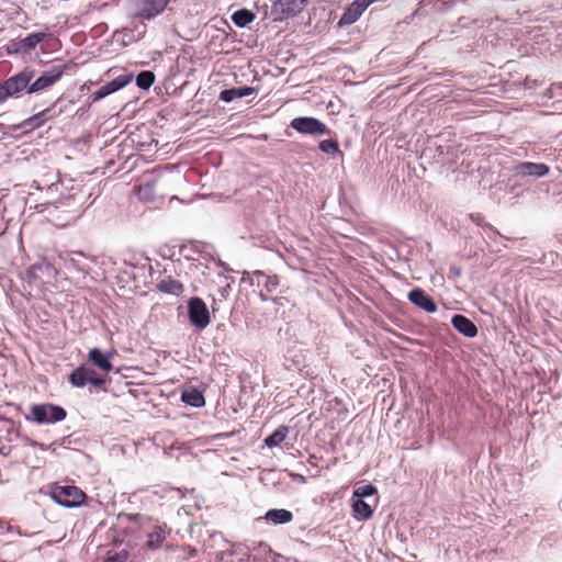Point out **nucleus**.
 <instances>
[{
  "label": "nucleus",
  "mask_w": 562,
  "mask_h": 562,
  "mask_svg": "<svg viewBox=\"0 0 562 562\" xmlns=\"http://www.w3.org/2000/svg\"><path fill=\"white\" fill-rule=\"evenodd\" d=\"M241 283H248L255 288L261 301H272L276 304H282L283 296H277L280 286V280L277 274H268L261 270L244 271Z\"/></svg>",
  "instance_id": "obj_1"
},
{
  "label": "nucleus",
  "mask_w": 562,
  "mask_h": 562,
  "mask_svg": "<svg viewBox=\"0 0 562 562\" xmlns=\"http://www.w3.org/2000/svg\"><path fill=\"white\" fill-rule=\"evenodd\" d=\"M35 72L36 70L33 67L26 66L0 81V104L9 98H19L22 92L32 95L31 80L34 79Z\"/></svg>",
  "instance_id": "obj_2"
},
{
  "label": "nucleus",
  "mask_w": 562,
  "mask_h": 562,
  "mask_svg": "<svg viewBox=\"0 0 562 562\" xmlns=\"http://www.w3.org/2000/svg\"><path fill=\"white\" fill-rule=\"evenodd\" d=\"M76 69L77 64L72 60L53 64L49 68L43 70L38 77L31 80V93L35 94L53 87L64 75Z\"/></svg>",
  "instance_id": "obj_3"
},
{
  "label": "nucleus",
  "mask_w": 562,
  "mask_h": 562,
  "mask_svg": "<svg viewBox=\"0 0 562 562\" xmlns=\"http://www.w3.org/2000/svg\"><path fill=\"white\" fill-rule=\"evenodd\" d=\"M110 381L106 374L98 373L87 364L76 367L68 375V382L76 389H83L90 385V393L98 392Z\"/></svg>",
  "instance_id": "obj_4"
},
{
  "label": "nucleus",
  "mask_w": 562,
  "mask_h": 562,
  "mask_svg": "<svg viewBox=\"0 0 562 562\" xmlns=\"http://www.w3.org/2000/svg\"><path fill=\"white\" fill-rule=\"evenodd\" d=\"M67 411L57 404L37 403L32 404L25 419L37 425H50L65 420Z\"/></svg>",
  "instance_id": "obj_5"
},
{
  "label": "nucleus",
  "mask_w": 562,
  "mask_h": 562,
  "mask_svg": "<svg viewBox=\"0 0 562 562\" xmlns=\"http://www.w3.org/2000/svg\"><path fill=\"white\" fill-rule=\"evenodd\" d=\"M49 497L65 508H78L86 505V493L75 485L52 484L48 491Z\"/></svg>",
  "instance_id": "obj_6"
},
{
  "label": "nucleus",
  "mask_w": 562,
  "mask_h": 562,
  "mask_svg": "<svg viewBox=\"0 0 562 562\" xmlns=\"http://www.w3.org/2000/svg\"><path fill=\"white\" fill-rule=\"evenodd\" d=\"M289 127L301 135L312 137L330 136L333 133L324 122L314 116H296L291 120Z\"/></svg>",
  "instance_id": "obj_7"
},
{
  "label": "nucleus",
  "mask_w": 562,
  "mask_h": 562,
  "mask_svg": "<svg viewBox=\"0 0 562 562\" xmlns=\"http://www.w3.org/2000/svg\"><path fill=\"white\" fill-rule=\"evenodd\" d=\"M50 33L46 32H33L27 34L23 38H14L9 41L5 45L1 47V50H4L7 55H15L21 53H30L41 42L50 37Z\"/></svg>",
  "instance_id": "obj_8"
},
{
  "label": "nucleus",
  "mask_w": 562,
  "mask_h": 562,
  "mask_svg": "<svg viewBox=\"0 0 562 562\" xmlns=\"http://www.w3.org/2000/svg\"><path fill=\"white\" fill-rule=\"evenodd\" d=\"M171 0H130L136 11L130 16L132 19L150 21L165 12Z\"/></svg>",
  "instance_id": "obj_9"
},
{
  "label": "nucleus",
  "mask_w": 562,
  "mask_h": 562,
  "mask_svg": "<svg viewBox=\"0 0 562 562\" xmlns=\"http://www.w3.org/2000/svg\"><path fill=\"white\" fill-rule=\"evenodd\" d=\"M188 317L190 324L199 331L205 329L210 322V312L205 302L199 296H192L188 301Z\"/></svg>",
  "instance_id": "obj_10"
},
{
  "label": "nucleus",
  "mask_w": 562,
  "mask_h": 562,
  "mask_svg": "<svg viewBox=\"0 0 562 562\" xmlns=\"http://www.w3.org/2000/svg\"><path fill=\"white\" fill-rule=\"evenodd\" d=\"M63 266L65 269L74 271L82 277L89 274L91 270V263L95 262V258L87 256L82 251H68L65 256H61Z\"/></svg>",
  "instance_id": "obj_11"
},
{
  "label": "nucleus",
  "mask_w": 562,
  "mask_h": 562,
  "mask_svg": "<svg viewBox=\"0 0 562 562\" xmlns=\"http://www.w3.org/2000/svg\"><path fill=\"white\" fill-rule=\"evenodd\" d=\"M306 3V0H276L270 8L273 21H284L299 14Z\"/></svg>",
  "instance_id": "obj_12"
},
{
  "label": "nucleus",
  "mask_w": 562,
  "mask_h": 562,
  "mask_svg": "<svg viewBox=\"0 0 562 562\" xmlns=\"http://www.w3.org/2000/svg\"><path fill=\"white\" fill-rule=\"evenodd\" d=\"M134 79V75L132 72H124L112 80L108 81L103 86H101L98 90H95L90 97V101L92 103L99 102L108 95L125 88L128 83H131Z\"/></svg>",
  "instance_id": "obj_13"
},
{
  "label": "nucleus",
  "mask_w": 562,
  "mask_h": 562,
  "mask_svg": "<svg viewBox=\"0 0 562 562\" xmlns=\"http://www.w3.org/2000/svg\"><path fill=\"white\" fill-rule=\"evenodd\" d=\"M63 101L61 98H58L50 106L44 109L43 111L25 119L18 127L25 128L29 131H33L42 127L47 120L57 117L64 112L63 108L56 110L57 105Z\"/></svg>",
  "instance_id": "obj_14"
},
{
  "label": "nucleus",
  "mask_w": 562,
  "mask_h": 562,
  "mask_svg": "<svg viewBox=\"0 0 562 562\" xmlns=\"http://www.w3.org/2000/svg\"><path fill=\"white\" fill-rule=\"evenodd\" d=\"M147 541L146 548L149 550H157L162 547L167 536L171 532V529L166 522L154 520L147 524Z\"/></svg>",
  "instance_id": "obj_15"
},
{
  "label": "nucleus",
  "mask_w": 562,
  "mask_h": 562,
  "mask_svg": "<svg viewBox=\"0 0 562 562\" xmlns=\"http://www.w3.org/2000/svg\"><path fill=\"white\" fill-rule=\"evenodd\" d=\"M513 175L516 178L531 177L535 179L546 177L550 168L544 162L521 161L513 166Z\"/></svg>",
  "instance_id": "obj_16"
},
{
  "label": "nucleus",
  "mask_w": 562,
  "mask_h": 562,
  "mask_svg": "<svg viewBox=\"0 0 562 562\" xmlns=\"http://www.w3.org/2000/svg\"><path fill=\"white\" fill-rule=\"evenodd\" d=\"M407 300L419 310L434 314L438 310L435 299L422 288H414L407 293Z\"/></svg>",
  "instance_id": "obj_17"
},
{
  "label": "nucleus",
  "mask_w": 562,
  "mask_h": 562,
  "mask_svg": "<svg viewBox=\"0 0 562 562\" xmlns=\"http://www.w3.org/2000/svg\"><path fill=\"white\" fill-rule=\"evenodd\" d=\"M368 8L369 4L366 0H353L345 8L337 26L344 27L356 23Z\"/></svg>",
  "instance_id": "obj_18"
},
{
  "label": "nucleus",
  "mask_w": 562,
  "mask_h": 562,
  "mask_svg": "<svg viewBox=\"0 0 562 562\" xmlns=\"http://www.w3.org/2000/svg\"><path fill=\"white\" fill-rule=\"evenodd\" d=\"M352 517L357 521L369 520L378 506V499L350 498Z\"/></svg>",
  "instance_id": "obj_19"
},
{
  "label": "nucleus",
  "mask_w": 562,
  "mask_h": 562,
  "mask_svg": "<svg viewBox=\"0 0 562 562\" xmlns=\"http://www.w3.org/2000/svg\"><path fill=\"white\" fill-rule=\"evenodd\" d=\"M114 353L115 351L104 352L100 348L94 347L89 350L88 360L104 373H109L114 369L111 362V358L114 356Z\"/></svg>",
  "instance_id": "obj_20"
},
{
  "label": "nucleus",
  "mask_w": 562,
  "mask_h": 562,
  "mask_svg": "<svg viewBox=\"0 0 562 562\" xmlns=\"http://www.w3.org/2000/svg\"><path fill=\"white\" fill-rule=\"evenodd\" d=\"M452 327L467 338H474L477 336V327L475 323L463 314H454L451 317Z\"/></svg>",
  "instance_id": "obj_21"
},
{
  "label": "nucleus",
  "mask_w": 562,
  "mask_h": 562,
  "mask_svg": "<svg viewBox=\"0 0 562 562\" xmlns=\"http://www.w3.org/2000/svg\"><path fill=\"white\" fill-rule=\"evenodd\" d=\"M181 401L191 407L201 408L205 405V397L203 391L195 386L189 385L181 391Z\"/></svg>",
  "instance_id": "obj_22"
},
{
  "label": "nucleus",
  "mask_w": 562,
  "mask_h": 562,
  "mask_svg": "<svg viewBox=\"0 0 562 562\" xmlns=\"http://www.w3.org/2000/svg\"><path fill=\"white\" fill-rule=\"evenodd\" d=\"M257 93L255 87L241 86L224 89L220 92L218 100L225 103H229L236 99H241Z\"/></svg>",
  "instance_id": "obj_23"
},
{
  "label": "nucleus",
  "mask_w": 562,
  "mask_h": 562,
  "mask_svg": "<svg viewBox=\"0 0 562 562\" xmlns=\"http://www.w3.org/2000/svg\"><path fill=\"white\" fill-rule=\"evenodd\" d=\"M260 519H265L267 522L274 526L285 525L293 520V513L285 508H271L268 509Z\"/></svg>",
  "instance_id": "obj_24"
},
{
  "label": "nucleus",
  "mask_w": 562,
  "mask_h": 562,
  "mask_svg": "<svg viewBox=\"0 0 562 562\" xmlns=\"http://www.w3.org/2000/svg\"><path fill=\"white\" fill-rule=\"evenodd\" d=\"M156 288L169 295L179 296L183 292V284L179 280H175L171 277H166L161 280H159L156 284Z\"/></svg>",
  "instance_id": "obj_25"
},
{
  "label": "nucleus",
  "mask_w": 562,
  "mask_h": 562,
  "mask_svg": "<svg viewBox=\"0 0 562 562\" xmlns=\"http://www.w3.org/2000/svg\"><path fill=\"white\" fill-rule=\"evenodd\" d=\"M289 431V426L281 425L277 427L269 436H267L263 442L269 449L279 447L285 440Z\"/></svg>",
  "instance_id": "obj_26"
},
{
  "label": "nucleus",
  "mask_w": 562,
  "mask_h": 562,
  "mask_svg": "<svg viewBox=\"0 0 562 562\" xmlns=\"http://www.w3.org/2000/svg\"><path fill=\"white\" fill-rule=\"evenodd\" d=\"M351 498L379 501V492L375 485H373L372 483H367L353 488Z\"/></svg>",
  "instance_id": "obj_27"
},
{
  "label": "nucleus",
  "mask_w": 562,
  "mask_h": 562,
  "mask_svg": "<svg viewBox=\"0 0 562 562\" xmlns=\"http://www.w3.org/2000/svg\"><path fill=\"white\" fill-rule=\"evenodd\" d=\"M255 19V13L248 9H238L232 14V21L237 27H246Z\"/></svg>",
  "instance_id": "obj_28"
},
{
  "label": "nucleus",
  "mask_w": 562,
  "mask_h": 562,
  "mask_svg": "<svg viewBox=\"0 0 562 562\" xmlns=\"http://www.w3.org/2000/svg\"><path fill=\"white\" fill-rule=\"evenodd\" d=\"M156 76L151 70H142L135 76L137 88L147 91L155 83Z\"/></svg>",
  "instance_id": "obj_29"
},
{
  "label": "nucleus",
  "mask_w": 562,
  "mask_h": 562,
  "mask_svg": "<svg viewBox=\"0 0 562 562\" xmlns=\"http://www.w3.org/2000/svg\"><path fill=\"white\" fill-rule=\"evenodd\" d=\"M156 182L154 180L144 181L139 184L137 195L139 200L150 202L155 199V188Z\"/></svg>",
  "instance_id": "obj_30"
},
{
  "label": "nucleus",
  "mask_w": 562,
  "mask_h": 562,
  "mask_svg": "<svg viewBox=\"0 0 562 562\" xmlns=\"http://www.w3.org/2000/svg\"><path fill=\"white\" fill-rule=\"evenodd\" d=\"M124 268H121L119 270V274H117V278L121 282H131V281H136L137 278H138V274L136 272V269H138L137 266L135 265H130L127 263L126 261H124Z\"/></svg>",
  "instance_id": "obj_31"
},
{
  "label": "nucleus",
  "mask_w": 562,
  "mask_h": 562,
  "mask_svg": "<svg viewBox=\"0 0 562 562\" xmlns=\"http://www.w3.org/2000/svg\"><path fill=\"white\" fill-rule=\"evenodd\" d=\"M146 29V24L142 21L139 24H136L134 29L124 27L122 32L124 37H127L132 42H137L145 36Z\"/></svg>",
  "instance_id": "obj_32"
},
{
  "label": "nucleus",
  "mask_w": 562,
  "mask_h": 562,
  "mask_svg": "<svg viewBox=\"0 0 562 562\" xmlns=\"http://www.w3.org/2000/svg\"><path fill=\"white\" fill-rule=\"evenodd\" d=\"M318 149L327 155H336L340 153L339 142L337 138L329 137L318 143Z\"/></svg>",
  "instance_id": "obj_33"
},
{
  "label": "nucleus",
  "mask_w": 562,
  "mask_h": 562,
  "mask_svg": "<svg viewBox=\"0 0 562 562\" xmlns=\"http://www.w3.org/2000/svg\"><path fill=\"white\" fill-rule=\"evenodd\" d=\"M543 262L550 263L553 271H562V256L558 252L550 251L543 255Z\"/></svg>",
  "instance_id": "obj_34"
},
{
  "label": "nucleus",
  "mask_w": 562,
  "mask_h": 562,
  "mask_svg": "<svg viewBox=\"0 0 562 562\" xmlns=\"http://www.w3.org/2000/svg\"><path fill=\"white\" fill-rule=\"evenodd\" d=\"M200 252V245L196 241L190 243L189 245H182L180 247V255L187 260H193V255Z\"/></svg>",
  "instance_id": "obj_35"
},
{
  "label": "nucleus",
  "mask_w": 562,
  "mask_h": 562,
  "mask_svg": "<svg viewBox=\"0 0 562 562\" xmlns=\"http://www.w3.org/2000/svg\"><path fill=\"white\" fill-rule=\"evenodd\" d=\"M229 292H231V283L229 282H226L224 285H220V288L217 289V295L218 297H213V304H212V310L213 312H215L217 310V303L218 302H223L227 299V296L229 295Z\"/></svg>",
  "instance_id": "obj_36"
},
{
  "label": "nucleus",
  "mask_w": 562,
  "mask_h": 562,
  "mask_svg": "<svg viewBox=\"0 0 562 562\" xmlns=\"http://www.w3.org/2000/svg\"><path fill=\"white\" fill-rule=\"evenodd\" d=\"M127 520L132 524H138L143 529L147 528V524L153 522V518L142 514H128Z\"/></svg>",
  "instance_id": "obj_37"
},
{
  "label": "nucleus",
  "mask_w": 562,
  "mask_h": 562,
  "mask_svg": "<svg viewBox=\"0 0 562 562\" xmlns=\"http://www.w3.org/2000/svg\"><path fill=\"white\" fill-rule=\"evenodd\" d=\"M0 529H5L7 532L16 533L20 537H31V533L23 532L20 527L12 526L8 521L0 519Z\"/></svg>",
  "instance_id": "obj_38"
},
{
  "label": "nucleus",
  "mask_w": 562,
  "mask_h": 562,
  "mask_svg": "<svg viewBox=\"0 0 562 562\" xmlns=\"http://www.w3.org/2000/svg\"><path fill=\"white\" fill-rule=\"evenodd\" d=\"M42 269V265L33 263L31 265L25 272L26 279L29 282H32L34 278H36V272Z\"/></svg>",
  "instance_id": "obj_39"
},
{
  "label": "nucleus",
  "mask_w": 562,
  "mask_h": 562,
  "mask_svg": "<svg viewBox=\"0 0 562 562\" xmlns=\"http://www.w3.org/2000/svg\"><path fill=\"white\" fill-rule=\"evenodd\" d=\"M126 558L127 553L125 551H122L120 553H115L109 557L104 562H125Z\"/></svg>",
  "instance_id": "obj_40"
},
{
  "label": "nucleus",
  "mask_w": 562,
  "mask_h": 562,
  "mask_svg": "<svg viewBox=\"0 0 562 562\" xmlns=\"http://www.w3.org/2000/svg\"><path fill=\"white\" fill-rule=\"evenodd\" d=\"M290 476H291L293 482H296V483H300V484H305L306 483V477L303 474L291 472Z\"/></svg>",
  "instance_id": "obj_41"
},
{
  "label": "nucleus",
  "mask_w": 562,
  "mask_h": 562,
  "mask_svg": "<svg viewBox=\"0 0 562 562\" xmlns=\"http://www.w3.org/2000/svg\"><path fill=\"white\" fill-rule=\"evenodd\" d=\"M461 274V268L460 267H457V266H452L450 267L449 269V274L448 277L451 279V278H457Z\"/></svg>",
  "instance_id": "obj_42"
},
{
  "label": "nucleus",
  "mask_w": 562,
  "mask_h": 562,
  "mask_svg": "<svg viewBox=\"0 0 562 562\" xmlns=\"http://www.w3.org/2000/svg\"><path fill=\"white\" fill-rule=\"evenodd\" d=\"M236 434V431H229V432H218L216 435H214V439H226V438H229L232 436H234Z\"/></svg>",
  "instance_id": "obj_43"
},
{
  "label": "nucleus",
  "mask_w": 562,
  "mask_h": 562,
  "mask_svg": "<svg viewBox=\"0 0 562 562\" xmlns=\"http://www.w3.org/2000/svg\"><path fill=\"white\" fill-rule=\"evenodd\" d=\"M23 440H24L25 445H27V446H31V447H42V445L40 442H37L36 440L31 439L29 437H24Z\"/></svg>",
  "instance_id": "obj_44"
},
{
  "label": "nucleus",
  "mask_w": 562,
  "mask_h": 562,
  "mask_svg": "<svg viewBox=\"0 0 562 562\" xmlns=\"http://www.w3.org/2000/svg\"><path fill=\"white\" fill-rule=\"evenodd\" d=\"M70 199H75V195H71V196H69V198H66V199H65V201H64V200H60V201H59V204H61V205H66V206H69L68 201H69Z\"/></svg>",
  "instance_id": "obj_45"
},
{
  "label": "nucleus",
  "mask_w": 562,
  "mask_h": 562,
  "mask_svg": "<svg viewBox=\"0 0 562 562\" xmlns=\"http://www.w3.org/2000/svg\"><path fill=\"white\" fill-rule=\"evenodd\" d=\"M196 554H198L196 549H190V550H189V553H188V557H189V558H195V557H196Z\"/></svg>",
  "instance_id": "obj_46"
},
{
  "label": "nucleus",
  "mask_w": 562,
  "mask_h": 562,
  "mask_svg": "<svg viewBox=\"0 0 562 562\" xmlns=\"http://www.w3.org/2000/svg\"><path fill=\"white\" fill-rule=\"evenodd\" d=\"M83 113H85V110H83V109H79V110L77 111V114H79L80 116H81V115H83Z\"/></svg>",
  "instance_id": "obj_47"
},
{
  "label": "nucleus",
  "mask_w": 562,
  "mask_h": 562,
  "mask_svg": "<svg viewBox=\"0 0 562 562\" xmlns=\"http://www.w3.org/2000/svg\"><path fill=\"white\" fill-rule=\"evenodd\" d=\"M559 87L562 88V82L559 83Z\"/></svg>",
  "instance_id": "obj_48"
}]
</instances>
